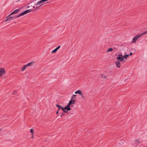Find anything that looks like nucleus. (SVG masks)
I'll use <instances>...</instances> for the list:
<instances>
[{
    "instance_id": "nucleus-1",
    "label": "nucleus",
    "mask_w": 147,
    "mask_h": 147,
    "mask_svg": "<svg viewBox=\"0 0 147 147\" xmlns=\"http://www.w3.org/2000/svg\"><path fill=\"white\" fill-rule=\"evenodd\" d=\"M74 101V100H70L67 105L64 108H63L61 106L57 104L56 105V106L58 108V111H59V109H61L64 112L67 113L68 111L71 110V109L70 108V107H71L73 104H75Z\"/></svg>"
},
{
    "instance_id": "nucleus-2",
    "label": "nucleus",
    "mask_w": 147,
    "mask_h": 147,
    "mask_svg": "<svg viewBox=\"0 0 147 147\" xmlns=\"http://www.w3.org/2000/svg\"><path fill=\"white\" fill-rule=\"evenodd\" d=\"M143 35H144L142 33L137 35L133 38L132 42L133 43H135L138 38Z\"/></svg>"
},
{
    "instance_id": "nucleus-3",
    "label": "nucleus",
    "mask_w": 147,
    "mask_h": 147,
    "mask_svg": "<svg viewBox=\"0 0 147 147\" xmlns=\"http://www.w3.org/2000/svg\"><path fill=\"white\" fill-rule=\"evenodd\" d=\"M33 63V62H31L23 66V67L21 68V71H24L27 68V67L31 66L32 65Z\"/></svg>"
},
{
    "instance_id": "nucleus-4",
    "label": "nucleus",
    "mask_w": 147,
    "mask_h": 147,
    "mask_svg": "<svg viewBox=\"0 0 147 147\" xmlns=\"http://www.w3.org/2000/svg\"><path fill=\"white\" fill-rule=\"evenodd\" d=\"M31 11V10L30 9H28L27 10H26L24 11V12L22 13L21 14H20L18 16H17L16 17H15V18H16L19 17L21 16L24 15L30 12Z\"/></svg>"
},
{
    "instance_id": "nucleus-5",
    "label": "nucleus",
    "mask_w": 147,
    "mask_h": 147,
    "mask_svg": "<svg viewBox=\"0 0 147 147\" xmlns=\"http://www.w3.org/2000/svg\"><path fill=\"white\" fill-rule=\"evenodd\" d=\"M117 59L119 61H122L124 59V57H123L122 54H119L118 57H117Z\"/></svg>"
},
{
    "instance_id": "nucleus-6",
    "label": "nucleus",
    "mask_w": 147,
    "mask_h": 147,
    "mask_svg": "<svg viewBox=\"0 0 147 147\" xmlns=\"http://www.w3.org/2000/svg\"><path fill=\"white\" fill-rule=\"evenodd\" d=\"M6 72L4 68H0V76H2L4 74H5Z\"/></svg>"
},
{
    "instance_id": "nucleus-7",
    "label": "nucleus",
    "mask_w": 147,
    "mask_h": 147,
    "mask_svg": "<svg viewBox=\"0 0 147 147\" xmlns=\"http://www.w3.org/2000/svg\"><path fill=\"white\" fill-rule=\"evenodd\" d=\"M10 16H9H9H7L6 17V19L5 20V22H7L9 21H10V20H12L13 19L14 17H12V16L10 17Z\"/></svg>"
},
{
    "instance_id": "nucleus-8",
    "label": "nucleus",
    "mask_w": 147,
    "mask_h": 147,
    "mask_svg": "<svg viewBox=\"0 0 147 147\" xmlns=\"http://www.w3.org/2000/svg\"><path fill=\"white\" fill-rule=\"evenodd\" d=\"M61 46H60L59 45L56 48H55V49L53 50L52 52L51 53H55L58 50L59 48H60Z\"/></svg>"
},
{
    "instance_id": "nucleus-9",
    "label": "nucleus",
    "mask_w": 147,
    "mask_h": 147,
    "mask_svg": "<svg viewBox=\"0 0 147 147\" xmlns=\"http://www.w3.org/2000/svg\"><path fill=\"white\" fill-rule=\"evenodd\" d=\"M116 66L120 68V63L119 61H117L115 62Z\"/></svg>"
},
{
    "instance_id": "nucleus-10",
    "label": "nucleus",
    "mask_w": 147,
    "mask_h": 147,
    "mask_svg": "<svg viewBox=\"0 0 147 147\" xmlns=\"http://www.w3.org/2000/svg\"><path fill=\"white\" fill-rule=\"evenodd\" d=\"M75 94H79L80 95L82 96L83 95V94L82 93V92L80 90H78L76 91L75 92Z\"/></svg>"
},
{
    "instance_id": "nucleus-11",
    "label": "nucleus",
    "mask_w": 147,
    "mask_h": 147,
    "mask_svg": "<svg viewBox=\"0 0 147 147\" xmlns=\"http://www.w3.org/2000/svg\"><path fill=\"white\" fill-rule=\"evenodd\" d=\"M19 11L18 9H17L14 11L13 12L11 13L10 15L9 16H11L14 14L17 13Z\"/></svg>"
},
{
    "instance_id": "nucleus-12",
    "label": "nucleus",
    "mask_w": 147,
    "mask_h": 147,
    "mask_svg": "<svg viewBox=\"0 0 147 147\" xmlns=\"http://www.w3.org/2000/svg\"><path fill=\"white\" fill-rule=\"evenodd\" d=\"M135 144L136 145H138V144L140 143L141 142L139 140H135Z\"/></svg>"
},
{
    "instance_id": "nucleus-13",
    "label": "nucleus",
    "mask_w": 147,
    "mask_h": 147,
    "mask_svg": "<svg viewBox=\"0 0 147 147\" xmlns=\"http://www.w3.org/2000/svg\"><path fill=\"white\" fill-rule=\"evenodd\" d=\"M30 132L31 134H34V131L33 129H31L30 130Z\"/></svg>"
},
{
    "instance_id": "nucleus-14",
    "label": "nucleus",
    "mask_w": 147,
    "mask_h": 147,
    "mask_svg": "<svg viewBox=\"0 0 147 147\" xmlns=\"http://www.w3.org/2000/svg\"><path fill=\"white\" fill-rule=\"evenodd\" d=\"M76 95H73L72 97H71V100H74L75 101V102H76V100H74L73 99V98H74V97H75L76 96Z\"/></svg>"
},
{
    "instance_id": "nucleus-15",
    "label": "nucleus",
    "mask_w": 147,
    "mask_h": 147,
    "mask_svg": "<svg viewBox=\"0 0 147 147\" xmlns=\"http://www.w3.org/2000/svg\"><path fill=\"white\" fill-rule=\"evenodd\" d=\"M113 51V49L112 48H110L108 49V50L107 51V52L108 53L109 52L112 51Z\"/></svg>"
},
{
    "instance_id": "nucleus-16",
    "label": "nucleus",
    "mask_w": 147,
    "mask_h": 147,
    "mask_svg": "<svg viewBox=\"0 0 147 147\" xmlns=\"http://www.w3.org/2000/svg\"><path fill=\"white\" fill-rule=\"evenodd\" d=\"M129 56V55H125L123 56V57H124V59H126Z\"/></svg>"
},
{
    "instance_id": "nucleus-17",
    "label": "nucleus",
    "mask_w": 147,
    "mask_h": 147,
    "mask_svg": "<svg viewBox=\"0 0 147 147\" xmlns=\"http://www.w3.org/2000/svg\"><path fill=\"white\" fill-rule=\"evenodd\" d=\"M31 138H34V134H31Z\"/></svg>"
},
{
    "instance_id": "nucleus-18",
    "label": "nucleus",
    "mask_w": 147,
    "mask_h": 147,
    "mask_svg": "<svg viewBox=\"0 0 147 147\" xmlns=\"http://www.w3.org/2000/svg\"><path fill=\"white\" fill-rule=\"evenodd\" d=\"M142 33H143V35H144L147 33V31L145 32H143Z\"/></svg>"
},
{
    "instance_id": "nucleus-19",
    "label": "nucleus",
    "mask_w": 147,
    "mask_h": 147,
    "mask_svg": "<svg viewBox=\"0 0 147 147\" xmlns=\"http://www.w3.org/2000/svg\"><path fill=\"white\" fill-rule=\"evenodd\" d=\"M122 144H123V143L122 142H121L119 143V144H121V145H122Z\"/></svg>"
},
{
    "instance_id": "nucleus-20",
    "label": "nucleus",
    "mask_w": 147,
    "mask_h": 147,
    "mask_svg": "<svg viewBox=\"0 0 147 147\" xmlns=\"http://www.w3.org/2000/svg\"><path fill=\"white\" fill-rule=\"evenodd\" d=\"M132 54V52H131V53H130V54H129V55H130V56H131V55Z\"/></svg>"
},
{
    "instance_id": "nucleus-21",
    "label": "nucleus",
    "mask_w": 147,
    "mask_h": 147,
    "mask_svg": "<svg viewBox=\"0 0 147 147\" xmlns=\"http://www.w3.org/2000/svg\"><path fill=\"white\" fill-rule=\"evenodd\" d=\"M103 77L104 79H106L107 78L106 76H104Z\"/></svg>"
},
{
    "instance_id": "nucleus-22",
    "label": "nucleus",
    "mask_w": 147,
    "mask_h": 147,
    "mask_svg": "<svg viewBox=\"0 0 147 147\" xmlns=\"http://www.w3.org/2000/svg\"><path fill=\"white\" fill-rule=\"evenodd\" d=\"M12 94H16V92H14V93H12Z\"/></svg>"
},
{
    "instance_id": "nucleus-23",
    "label": "nucleus",
    "mask_w": 147,
    "mask_h": 147,
    "mask_svg": "<svg viewBox=\"0 0 147 147\" xmlns=\"http://www.w3.org/2000/svg\"><path fill=\"white\" fill-rule=\"evenodd\" d=\"M58 113H59V111H58V110L56 112V114H58Z\"/></svg>"
},
{
    "instance_id": "nucleus-24",
    "label": "nucleus",
    "mask_w": 147,
    "mask_h": 147,
    "mask_svg": "<svg viewBox=\"0 0 147 147\" xmlns=\"http://www.w3.org/2000/svg\"><path fill=\"white\" fill-rule=\"evenodd\" d=\"M62 115H62V114L60 116H61V117L62 116Z\"/></svg>"
},
{
    "instance_id": "nucleus-25",
    "label": "nucleus",
    "mask_w": 147,
    "mask_h": 147,
    "mask_svg": "<svg viewBox=\"0 0 147 147\" xmlns=\"http://www.w3.org/2000/svg\"><path fill=\"white\" fill-rule=\"evenodd\" d=\"M101 77H102V78L103 77V76H102V75Z\"/></svg>"
}]
</instances>
